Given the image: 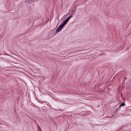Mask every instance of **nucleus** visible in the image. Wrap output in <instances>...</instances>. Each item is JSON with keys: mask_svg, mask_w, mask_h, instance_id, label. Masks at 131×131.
<instances>
[{"mask_svg": "<svg viewBox=\"0 0 131 131\" xmlns=\"http://www.w3.org/2000/svg\"><path fill=\"white\" fill-rule=\"evenodd\" d=\"M74 13V11L73 10H72V11L71 12V15H70V16H71V17L72 16V15H73V13Z\"/></svg>", "mask_w": 131, "mask_h": 131, "instance_id": "nucleus-4", "label": "nucleus"}, {"mask_svg": "<svg viewBox=\"0 0 131 131\" xmlns=\"http://www.w3.org/2000/svg\"><path fill=\"white\" fill-rule=\"evenodd\" d=\"M71 17V16H70L68 18H66L64 21L62 23V24L63 25H64H64L66 24L68 22L69 20V19Z\"/></svg>", "mask_w": 131, "mask_h": 131, "instance_id": "nucleus-1", "label": "nucleus"}, {"mask_svg": "<svg viewBox=\"0 0 131 131\" xmlns=\"http://www.w3.org/2000/svg\"><path fill=\"white\" fill-rule=\"evenodd\" d=\"M64 26L62 24H61L60 26H59L58 28L57 29L56 32L57 33H58L62 29L63 27Z\"/></svg>", "mask_w": 131, "mask_h": 131, "instance_id": "nucleus-2", "label": "nucleus"}, {"mask_svg": "<svg viewBox=\"0 0 131 131\" xmlns=\"http://www.w3.org/2000/svg\"><path fill=\"white\" fill-rule=\"evenodd\" d=\"M125 105V104L124 102L122 103L119 105V107L123 106Z\"/></svg>", "mask_w": 131, "mask_h": 131, "instance_id": "nucleus-3", "label": "nucleus"}]
</instances>
